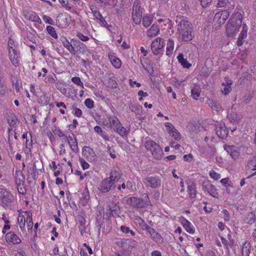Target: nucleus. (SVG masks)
<instances>
[{
	"mask_svg": "<svg viewBox=\"0 0 256 256\" xmlns=\"http://www.w3.org/2000/svg\"><path fill=\"white\" fill-rule=\"evenodd\" d=\"M177 34L179 40L182 42H188L193 38L192 25L186 18L176 20Z\"/></svg>",
	"mask_w": 256,
	"mask_h": 256,
	"instance_id": "obj_1",
	"label": "nucleus"
},
{
	"mask_svg": "<svg viewBox=\"0 0 256 256\" xmlns=\"http://www.w3.org/2000/svg\"><path fill=\"white\" fill-rule=\"evenodd\" d=\"M242 23V14L238 12L234 14L226 25V32L227 36H234L238 31Z\"/></svg>",
	"mask_w": 256,
	"mask_h": 256,
	"instance_id": "obj_2",
	"label": "nucleus"
},
{
	"mask_svg": "<svg viewBox=\"0 0 256 256\" xmlns=\"http://www.w3.org/2000/svg\"><path fill=\"white\" fill-rule=\"evenodd\" d=\"M144 146L147 150H150L153 156L157 159L162 157V148L155 142L149 140L146 142Z\"/></svg>",
	"mask_w": 256,
	"mask_h": 256,
	"instance_id": "obj_3",
	"label": "nucleus"
},
{
	"mask_svg": "<svg viewBox=\"0 0 256 256\" xmlns=\"http://www.w3.org/2000/svg\"><path fill=\"white\" fill-rule=\"evenodd\" d=\"M142 182L146 188H158L162 185L160 179L158 176H146Z\"/></svg>",
	"mask_w": 256,
	"mask_h": 256,
	"instance_id": "obj_4",
	"label": "nucleus"
},
{
	"mask_svg": "<svg viewBox=\"0 0 256 256\" xmlns=\"http://www.w3.org/2000/svg\"><path fill=\"white\" fill-rule=\"evenodd\" d=\"M132 19L136 24H140L142 21V10L140 2L138 0L134 1L132 12Z\"/></svg>",
	"mask_w": 256,
	"mask_h": 256,
	"instance_id": "obj_5",
	"label": "nucleus"
},
{
	"mask_svg": "<svg viewBox=\"0 0 256 256\" xmlns=\"http://www.w3.org/2000/svg\"><path fill=\"white\" fill-rule=\"evenodd\" d=\"M202 188L204 192H206L214 198H217L218 194L213 184L208 180H204L202 184Z\"/></svg>",
	"mask_w": 256,
	"mask_h": 256,
	"instance_id": "obj_6",
	"label": "nucleus"
},
{
	"mask_svg": "<svg viewBox=\"0 0 256 256\" xmlns=\"http://www.w3.org/2000/svg\"><path fill=\"white\" fill-rule=\"evenodd\" d=\"M115 182L110 178H104L101 184L98 188L99 190L102 192H108L111 188L115 187Z\"/></svg>",
	"mask_w": 256,
	"mask_h": 256,
	"instance_id": "obj_7",
	"label": "nucleus"
},
{
	"mask_svg": "<svg viewBox=\"0 0 256 256\" xmlns=\"http://www.w3.org/2000/svg\"><path fill=\"white\" fill-rule=\"evenodd\" d=\"M82 154L90 162H94L96 160V156L92 148L85 146L82 150Z\"/></svg>",
	"mask_w": 256,
	"mask_h": 256,
	"instance_id": "obj_8",
	"label": "nucleus"
},
{
	"mask_svg": "<svg viewBox=\"0 0 256 256\" xmlns=\"http://www.w3.org/2000/svg\"><path fill=\"white\" fill-rule=\"evenodd\" d=\"M70 18L66 14H60L58 15L56 20L58 26L60 28H65L68 26Z\"/></svg>",
	"mask_w": 256,
	"mask_h": 256,
	"instance_id": "obj_9",
	"label": "nucleus"
},
{
	"mask_svg": "<svg viewBox=\"0 0 256 256\" xmlns=\"http://www.w3.org/2000/svg\"><path fill=\"white\" fill-rule=\"evenodd\" d=\"M164 47V42L160 38H157L151 44V50L154 55L158 54Z\"/></svg>",
	"mask_w": 256,
	"mask_h": 256,
	"instance_id": "obj_10",
	"label": "nucleus"
},
{
	"mask_svg": "<svg viewBox=\"0 0 256 256\" xmlns=\"http://www.w3.org/2000/svg\"><path fill=\"white\" fill-rule=\"evenodd\" d=\"M230 16V12L228 10H224L216 12L214 16V20L219 24H223L225 22Z\"/></svg>",
	"mask_w": 256,
	"mask_h": 256,
	"instance_id": "obj_11",
	"label": "nucleus"
},
{
	"mask_svg": "<svg viewBox=\"0 0 256 256\" xmlns=\"http://www.w3.org/2000/svg\"><path fill=\"white\" fill-rule=\"evenodd\" d=\"M166 127L167 128L168 132L174 140H179L181 139V135L180 133L170 123L166 122Z\"/></svg>",
	"mask_w": 256,
	"mask_h": 256,
	"instance_id": "obj_12",
	"label": "nucleus"
},
{
	"mask_svg": "<svg viewBox=\"0 0 256 256\" xmlns=\"http://www.w3.org/2000/svg\"><path fill=\"white\" fill-rule=\"evenodd\" d=\"M147 232L150 234L151 238L156 242L162 244L164 242L162 237L153 228L150 227Z\"/></svg>",
	"mask_w": 256,
	"mask_h": 256,
	"instance_id": "obj_13",
	"label": "nucleus"
},
{
	"mask_svg": "<svg viewBox=\"0 0 256 256\" xmlns=\"http://www.w3.org/2000/svg\"><path fill=\"white\" fill-rule=\"evenodd\" d=\"M216 134L222 139L225 138L228 135V130L224 124H220L216 126Z\"/></svg>",
	"mask_w": 256,
	"mask_h": 256,
	"instance_id": "obj_14",
	"label": "nucleus"
},
{
	"mask_svg": "<svg viewBox=\"0 0 256 256\" xmlns=\"http://www.w3.org/2000/svg\"><path fill=\"white\" fill-rule=\"evenodd\" d=\"M9 58L12 64L14 66H17L19 64V54L15 49L8 50Z\"/></svg>",
	"mask_w": 256,
	"mask_h": 256,
	"instance_id": "obj_15",
	"label": "nucleus"
},
{
	"mask_svg": "<svg viewBox=\"0 0 256 256\" xmlns=\"http://www.w3.org/2000/svg\"><path fill=\"white\" fill-rule=\"evenodd\" d=\"M227 118L231 123L238 124L242 119V116L235 112H228Z\"/></svg>",
	"mask_w": 256,
	"mask_h": 256,
	"instance_id": "obj_16",
	"label": "nucleus"
},
{
	"mask_svg": "<svg viewBox=\"0 0 256 256\" xmlns=\"http://www.w3.org/2000/svg\"><path fill=\"white\" fill-rule=\"evenodd\" d=\"M6 240L8 242L13 244H18L20 243V239L13 232H9L6 235Z\"/></svg>",
	"mask_w": 256,
	"mask_h": 256,
	"instance_id": "obj_17",
	"label": "nucleus"
},
{
	"mask_svg": "<svg viewBox=\"0 0 256 256\" xmlns=\"http://www.w3.org/2000/svg\"><path fill=\"white\" fill-rule=\"evenodd\" d=\"M129 202L130 204L134 208H140L144 207L143 200L140 198L132 197L129 198Z\"/></svg>",
	"mask_w": 256,
	"mask_h": 256,
	"instance_id": "obj_18",
	"label": "nucleus"
},
{
	"mask_svg": "<svg viewBox=\"0 0 256 256\" xmlns=\"http://www.w3.org/2000/svg\"><path fill=\"white\" fill-rule=\"evenodd\" d=\"M222 242L225 246L226 249L227 251L229 252V248H232L234 244V240L232 238L231 235L229 234L228 235V240L221 237Z\"/></svg>",
	"mask_w": 256,
	"mask_h": 256,
	"instance_id": "obj_19",
	"label": "nucleus"
},
{
	"mask_svg": "<svg viewBox=\"0 0 256 256\" xmlns=\"http://www.w3.org/2000/svg\"><path fill=\"white\" fill-rule=\"evenodd\" d=\"M121 175L122 173L120 169L118 168H114L111 171L109 178L116 183L119 180Z\"/></svg>",
	"mask_w": 256,
	"mask_h": 256,
	"instance_id": "obj_20",
	"label": "nucleus"
},
{
	"mask_svg": "<svg viewBox=\"0 0 256 256\" xmlns=\"http://www.w3.org/2000/svg\"><path fill=\"white\" fill-rule=\"evenodd\" d=\"M181 223L186 232L192 234L194 232V230L190 222L184 217L182 218Z\"/></svg>",
	"mask_w": 256,
	"mask_h": 256,
	"instance_id": "obj_21",
	"label": "nucleus"
},
{
	"mask_svg": "<svg viewBox=\"0 0 256 256\" xmlns=\"http://www.w3.org/2000/svg\"><path fill=\"white\" fill-rule=\"evenodd\" d=\"M256 220V214L254 212H248L244 218V222L250 225L254 223Z\"/></svg>",
	"mask_w": 256,
	"mask_h": 256,
	"instance_id": "obj_22",
	"label": "nucleus"
},
{
	"mask_svg": "<svg viewBox=\"0 0 256 256\" xmlns=\"http://www.w3.org/2000/svg\"><path fill=\"white\" fill-rule=\"evenodd\" d=\"M108 122L106 124V126L108 128H113L114 126H116V124H120L121 123L118 119L115 116H108Z\"/></svg>",
	"mask_w": 256,
	"mask_h": 256,
	"instance_id": "obj_23",
	"label": "nucleus"
},
{
	"mask_svg": "<svg viewBox=\"0 0 256 256\" xmlns=\"http://www.w3.org/2000/svg\"><path fill=\"white\" fill-rule=\"evenodd\" d=\"M0 193L2 194V202L9 203L14 200V197L12 194L6 192L4 190L0 188Z\"/></svg>",
	"mask_w": 256,
	"mask_h": 256,
	"instance_id": "obj_24",
	"label": "nucleus"
},
{
	"mask_svg": "<svg viewBox=\"0 0 256 256\" xmlns=\"http://www.w3.org/2000/svg\"><path fill=\"white\" fill-rule=\"evenodd\" d=\"M62 44L64 47L66 48L71 54L74 56L76 54V50L72 47V40H70V42L67 39H66L62 42Z\"/></svg>",
	"mask_w": 256,
	"mask_h": 256,
	"instance_id": "obj_25",
	"label": "nucleus"
},
{
	"mask_svg": "<svg viewBox=\"0 0 256 256\" xmlns=\"http://www.w3.org/2000/svg\"><path fill=\"white\" fill-rule=\"evenodd\" d=\"M206 102L213 111H215L216 112H218L220 110H222V106L220 104L214 102L212 100L210 99H208Z\"/></svg>",
	"mask_w": 256,
	"mask_h": 256,
	"instance_id": "obj_26",
	"label": "nucleus"
},
{
	"mask_svg": "<svg viewBox=\"0 0 256 256\" xmlns=\"http://www.w3.org/2000/svg\"><path fill=\"white\" fill-rule=\"evenodd\" d=\"M16 184L25 182V176L22 172L20 170H16L15 173Z\"/></svg>",
	"mask_w": 256,
	"mask_h": 256,
	"instance_id": "obj_27",
	"label": "nucleus"
},
{
	"mask_svg": "<svg viewBox=\"0 0 256 256\" xmlns=\"http://www.w3.org/2000/svg\"><path fill=\"white\" fill-rule=\"evenodd\" d=\"M108 58L114 68H120L121 66V61L119 58L112 54H108Z\"/></svg>",
	"mask_w": 256,
	"mask_h": 256,
	"instance_id": "obj_28",
	"label": "nucleus"
},
{
	"mask_svg": "<svg viewBox=\"0 0 256 256\" xmlns=\"http://www.w3.org/2000/svg\"><path fill=\"white\" fill-rule=\"evenodd\" d=\"M160 32L158 26L156 24H153L147 32L148 36L153 37L156 36Z\"/></svg>",
	"mask_w": 256,
	"mask_h": 256,
	"instance_id": "obj_29",
	"label": "nucleus"
},
{
	"mask_svg": "<svg viewBox=\"0 0 256 256\" xmlns=\"http://www.w3.org/2000/svg\"><path fill=\"white\" fill-rule=\"evenodd\" d=\"M68 142L72 152L75 153H78L79 152L78 142L76 138L74 140H73L70 141Z\"/></svg>",
	"mask_w": 256,
	"mask_h": 256,
	"instance_id": "obj_30",
	"label": "nucleus"
},
{
	"mask_svg": "<svg viewBox=\"0 0 256 256\" xmlns=\"http://www.w3.org/2000/svg\"><path fill=\"white\" fill-rule=\"evenodd\" d=\"M201 92V89L198 86H195L192 90V98L197 100Z\"/></svg>",
	"mask_w": 256,
	"mask_h": 256,
	"instance_id": "obj_31",
	"label": "nucleus"
},
{
	"mask_svg": "<svg viewBox=\"0 0 256 256\" xmlns=\"http://www.w3.org/2000/svg\"><path fill=\"white\" fill-rule=\"evenodd\" d=\"M174 42L172 40L169 39L166 46V54L168 56H170L172 54L174 50Z\"/></svg>",
	"mask_w": 256,
	"mask_h": 256,
	"instance_id": "obj_32",
	"label": "nucleus"
},
{
	"mask_svg": "<svg viewBox=\"0 0 256 256\" xmlns=\"http://www.w3.org/2000/svg\"><path fill=\"white\" fill-rule=\"evenodd\" d=\"M247 170H256V158L253 157L248 162L246 166Z\"/></svg>",
	"mask_w": 256,
	"mask_h": 256,
	"instance_id": "obj_33",
	"label": "nucleus"
},
{
	"mask_svg": "<svg viewBox=\"0 0 256 256\" xmlns=\"http://www.w3.org/2000/svg\"><path fill=\"white\" fill-rule=\"evenodd\" d=\"M250 246L249 243L244 242L242 246V253L244 256H248L250 254Z\"/></svg>",
	"mask_w": 256,
	"mask_h": 256,
	"instance_id": "obj_34",
	"label": "nucleus"
},
{
	"mask_svg": "<svg viewBox=\"0 0 256 256\" xmlns=\"http://www.w3.org/2000/svg\"><path fill=\"white\" fill-rule=\"evenodd\" d=\"M136 220L138 222V224L142 230L147 231L150 227L140 216H136Z\"/></svg>",
	"mask_w": 256,
	"mask_h": 256,
	"instance_id": "obj_35",
	"label": "nucleus"
},
{
	"mask_svg": "<svg viewBox=\"0 0 256 256\" xmlns=\"http://www.w3.org/2000/svg\"><path fill=\"white\" fill-rule=\"evenodd\" d=\"M115 132L122 137L126 136L128 134V131L121 124H119V128H118V130H115Z\"/></svg>",
	"mask_w": 256,
	"mask_h": 256,
	"instance_id": "obj_36",
	"label": "nucleus"
},
{
	"mask_svg": "<svg viewBox=\"0 0 256 256\" xmlns=\"http://www.w3.org/2000/svg\"><path fill=\"white\" fill-rule=\"evenodd\" d=\"M178 62L184 68H188L191 65L188 63L186 59H184L182 54H179L177 57Z\"/></svg>",
	"mask_w": 256,
	"mask_h": 256,
	"instance_id": "obj_37",
	"label": "nucleus"
},
{
	"mask_svg": "<svg viewBox=\"0 0 256 256\" xmlns=\"http://www.w3.org/2000/svg\"><path fill=\"white\" fill-rule=\"evenodd\" d=\"M129 108L132 112L137 114H140L142 111L141 106L138 104H129Z\"/></svg>",
	"mask_w": 256,
	"mask_h": 256,
	"instance_id": "obj_38",
	"label": "nucleus"
},
{
	"mask_svg": "<svg viewBox=\"0 0 256 256\" xmlns=\"http://www.w3.org/2000/svg\"><path fill=\"white\" fill-rule=\"evenodd\" d=\"M72 47L74 48V50L77 49L78 50H80L85 46L79 40L72 39Z\"/></svg>",
	"mask_w": 256,
	"mask_h": 256,
	"instance_id": "obj_39",
	"label": "nucleus"
},
{
	"mask_svg": "<svg viewBox=\"0 0 256 256\" xmlns=\"http://www.w3.org/2000/svg\"><path fill=\"white\" fill-rule=\"evenodd\" d=\"M110 210V216H118L120 211V208L116 204H114L109 208Z\"/></svg>",
	"mask_w": 256,
	"mask_h": 256,
	"instance_id": "obj_40",
	"label": "nucleus"
},
{
	"mask_svg": "<svg viewBox=\"0 0 256 256\" xmlns=\"http://www.w3.org/2000/svg\"><path fill=\"white\" fill-rule=\"evenodd\" d=\"M188 190L189 196L191 198H194L196 196V190L194 184H192L188 186Z\"/></svg>",
	"mask_w": 256,
	"mask_h": 256,
	"instance_id": "obj_41",
	"label": "nucleus"
},
{
	"mask_svg": "<svg viewBox=\"0 0 256 256\" xmlns=\"http://www.w3.org/2000/svg\"><path fill=\"white\" fill-rule=\"evenodd\" d=\"M89 200L90 194L88 192H86L82 194V196L80 199V203L84 206L88 202Z\"/></svg>",
	"mask_w": 256,
	"mask_h": 256,
	"instance_id": "obj_42",
	"label": "nucleus"
},
{
	"mask_svg": "<svg viewBox=\"0 0 256 256\" xmlns=\"http://www.w3.org/2000/svg\"><path fill=\"white\" fill-rule=\"evenodd\" d=\"M152 18L150 16H146L143 17L142 24L144 26H149L152 22Z\"/></svg>",
	"mask_w": 256,
	"mask_h": 256,
	"instance_id": "obj_43",
	"label": "nucleus"
},
{
	"mask_svg": "<svg viewBox=\"0 0 256 256\" xmlns=\"http://www.w3.org/2000/svg\"><path fill=\"white\" fill-rule=\"evenodd\" d=\"M90 9L94 14V16L98 20L102 18V15L100 12L97 10V8L94 6H91Z\"/></svg>",
	"mask_w": 256,
	"mask_h": 256,
	"instance_id": "obj_44",
	"label": "nucleus"
},
{
	"mask_svg": "<svg viewBox=\"0 0 256 256\" xmlns=\"http://www.w3.org/2000/svg\"><path fill=\"white\" fill-rule=\"evenodd\" d=\"M17 189L18 192L20 194H24L26 192V188L25 186V182L16 184Z\"/></svg>",
	"mask_w": 256,
	"mask_h": 256,
	"instance_id": "obj_45",
	"label": "nucleus"
},
{
	"mask_svg": "<svg viewBox=\"0 0 256 256\" xmlns=\"http://www.w3.org/2000/svg\"><path fill=\"white\" fill-rule=\"evenodd\" d=\"M46 30L48 34H50L52 38H58V35L57 34L54 30V28L50 26H48L46 27Z\"/></svg>",
	"mask_w": 256,
	"mask_h": 256,
	"instance_id": "obj_46",
	"label": "nucleus"
},
{
	"mask_svg": "<svg viewBox=\"0 0 256 256\" xmlns=\"http://www.w3.org/2000/svg\"><path fill=\"white\" fill-rule=\"evenodd\" d=\"M116 256H130L131 252L128 250H122L116 252Z\"/></svg>",
	"mask_w": 256,
	"mask_h": 256,
	"instance_id": "obj_47",
	"label": "nucleus"
},
{
	"mask_svg": "<svg viewBox=\"0 0 256 256\" xmlns=\"http://www.w3.org/2000/svg\"><path fill=\"white\" fill-rule=\"evenodd\" d=\"M26 225L28 230H30L32 228L33 226V222L32 220V214H28V216L26 219Z\"/></svg>",
	"mask_w": 256,
	"mask_h": 256,
	"instance_id": "obj_48",
	"label": "nucleus"
},
{
	"mask_svg": "<svg viewBox=\"0 0 256 256\" xmlns=\"http://www.w3.org/2000/svg\"><path fill=\"white\" fill-rule=\"evenodd\" d=\"M18 220L20 227L22 230L25 226L26 218L23 216H19Z\"/></svg>",
	"mask_w": 256,
	"mask_h": 256,
	"instance_id": "obj_49",
	"label": "nucleus"
},
{
	"mask_svg": "<svg viewBox=\"0 0 256 256\" xmlns=\"http://www.w3.org/2000/svg\"><path fill=\"white\" fill-rule=\"evenodd\" d=\"M29 20L34 22H40V17L36 13L33 12L30 15Z\"/></svg>",
	"mask_w": 256,
	"mask_h": 256,
	"instance_id": "obj_50",
	"label": "nucleus"
},
{
	"mask_svg": "<svg viewBox=\"0 0 256 256\" xmlns=\"http://www.w3.org/2000/svg\"><path fill=\"white\" fill-rule=\"evenodd\" d=\"M6 92V86L4 82H0V96H4Z\"/></svg>",
	"mask_w": 256,
	"mask_h": 256,
	"instance_id": "obj_51",
	"label": "nucleus"
},
{
	"mask_svg": "<svg viewBox=\"0 0 256 256\" xmlns=\"http://www.w3.org/2000/svg\"><path fill=\"white\" fill-rule=\"evenodd\" d=\"M120 230L122 232L126 234H128L130 232L132 236H134L136 234L135 232L133 230H130V228L128 226H122L120 228Z\"/></svg>",
	"mask_w": 256,
	"mask_h": 256,
	"instance_id": "obj_52",
	"label": "nucleus"
},
{
	"mask_svg": "<svg viewBox=\"0 0 256 256\" xmlns=\"http://www.w3.org/2000/svg\"><path fill=\"white\" fill-rule=\"evenodd\" d=\"M72 81L74 84H75L78 86H80L82 88H84L83 82L81 81V80L79 77L76 76V77L72 78Z\"/></svg>",
	"mask_w": 256,
	"mask_h": 256,
	"instance_id": "obj_53",
	"label": "nucleus"
},
{
	"mask_svg": "<svg viewBox=\"0 0 256 256\" xmlns=\"http://www.w3.org/2000/svg\"><path fill=\"white\" fill-rule=\"evenodd\" d=\"M52 131L55 135H58L60 137H63L65 136L64 132L56 126L52 129Z\"/></svg>",
	"mask_w": 256,
	"mask_h": 256,
	"instance_id": "obj_54",
	"label": "nucleus"
},
{
	"mask_svg": "<svg viewBox=\"0 0 256 256\" xmlns=\"http://www.w3.org/2000/svg\"><path fill=\"white\" fill-rule=\"evenodd\" d=\"M84 104L88 108H92L94 106V102L90 98H86L84 101Z\"/></svg>",
	"mask_w": 256,
	"mask_h": 256,
	"instance_id": "obj_55",
	"label": "nucleus"
},
{
	"mask_svg": "<svg viewBox=\"0 0 256 256\" xmlns=\"http://www.w3.org/2000/svg\"><path fill=\"white\" fill-rule=\"evenodd\" d=\"M209 174L212 178L215 180H218L220 178V175L214 170L210 171Z\"/></svg>",
	"mask_w": 256,
	"mask_h": 256,
	"instance_id": "obj_56",
	"label": "nucleus"
},
{
	"mask_svg": "<svg viewBox=\"0 0 256 256\" xmlns=\"http://www.w3.org/2000/svg\"><path fill=\"white\" fill-rule=\"evenodd\" d=\"M76 36L78 38L79 40L82 42H86L89 40L88 36H84L82 33L80 32L76 34Z\"/></svg>",
	"mask_w": 256,
	"mask_h": 256,
	"instance_id": "obj_57",
	"label": "nucleus"
},
{
	"mask_svg": "<svg viewBox=\"0 0 256 256\" xmlns=\"http://www.w3.org/2000/svg\"><path fill=\"white\" fill-rule=\"evenodd\" d=\"M106 84L108 87L114 88L116 87L117 83L114 80L109 78Z\"/></svg>",
	"mask_w": 256,
	"mask_h": 256,
	"instance_id": "obj_58",
	"label": "nucleus"
},
{
	"mask_svg": "<svg viewBox=\"0 0 256 256\" xmlns=\"http://www.w3.org/2000/svg\"><path fill=\"white\" fill-rule=\"evenodd\" d=\"M79 160L83 170H86L90 167L89 164L84 158H80Z\"/></svg>",
	"mask_w": 256,
	"mask_h": 256,
	"instance_id": "obj_59",
	"label": "nucleus"
},
{
	"mask_svg": "<svg viewBox=\"0 0 256 256\" xmlns=\"http://www.w3.org/2000/svg\"><path fill=\"white\" fill-rule=\"evenodd\" d=\"M232 84V82H228L227 84L226 85H225L224 86V90H222V92L225 94H228L230 90H231V88H230V85Z\"/></svg>",
	"mask_w": 256,
	"mask_h": 256,
	"instance_id": "obj_60",
	"label": "nucleus"
},
{
	"mask_svg": "<svg viewBox=\"0 0 256 256\" xmlns=\"http://www.w3.org/2000/svg\"><path fill=\"white\" fill-rule=\"evenodd\" d=\"M224 150L228 152V154H230V155L232 154V152L234 149V146H228L225 144L224 146Z\"/></svg>",
	"mask_w": 256,
	"mask_h": 256,
	"instance_id": "obj_61",
	"label": "nucleus"
},
{
	"mask_svg": "<svg viewBox=\"0 0 256 256\" xmlns=\"http://www.w3.org/2000/svg\"><path fill=\"white\" fill-rule=\"evenodd\" d=\"M228 0H218V5L219 7H224L229 4Z\"/></svg>",
	"mask_w": 256,
	"mask_h": 256,
	"instance_id": "obj_62",
	"label": "nucleus"
},
{
	"mask_svg": "<svg viewBox=\"0 0 256 256\" xmlns=\"http://www.w3.org/2000/svg\"><path fill=\"white\" fill-rule=\"evenodd\" d=\"M230 156L234 160H236L240 156L239 152L235 150V148L234 150L232 152V154H230Z\"/></svg>",
	"mask_w": 256,
	"mask_h": 256,
	"instance_id": "obj_63",
	"label": "nucleus"
},
{
	"mask_svg": "<svg viewBox=\"0 0 256 256\" xmlns=\"http://www.w3.org/2000/svg\"><path fill=\"white\" fill-rule=\"evenodd\" d=\"M43 20H44L46 22L50 24H54V21L52 20V18L46 15H44L43 16Z\"/></svg>",
	"mask_w": 256,
	"mask_h": 256,
	"instance_id": "obj_64",
	"label": "nucleus"
}]
</instances>
